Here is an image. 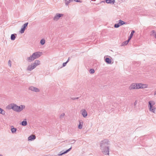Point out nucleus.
Wrapping results in <instances>:
<instances>
[{
  "label": "nucleus",
  "mask_w": 156,
  "mask_h": 156,
  "mask_svg": "<svg viewBox=\"0 0 156 156\" xmlns=\"http://www.w3.org/2000/svg\"><path fill=\"white\" fill-rule=\"evenodd\" d=\"M135 31L134 30H133L131 32V33L130 34V35L129 36V37L128 39L129 40H130L132 37H133V34L134 33H135Z\"/></svg>",
  "instance_id": "412c9836"
},
{
  "label": "nucleus",
  "mask_w": 156,
  "mask_h": 156,
  "mask_svg": "<svg viewBox=\"0 0 156 156\" xmlns=\"http://www.w3.org/2000/svg\"><path fill=\"white\" fill-rule=\"evenodd\" d=\"M0 114H2L3 115H5V111L2 109L0 108Z\"/></svg>",
  "instance_id": "b1692460"
},
{
  "label": "nucleus",
  "mask_w": 156,
  "mask_h": 156,
  "mask_svg": "<svg viewBox=\"0 0 156 156\" xmlns=\"http://www.w3.org/2000/svg\"><path fill=\"white\" fill-rule=\"evenodd\" d=\"M147 87V84L141 83H132L129 87V89H138L140 88H145Z\"/></svg>",
  "instance_id": "f03ea898"
},
{
  "label": "nucleus",
  "mask_w": 156,
  "mask_h": 156,
  "mask_svg": "<svg viewBox=\"0 0 156 156\" xmlns=\"http://www.w3.org/2000/svg\"><path fill=\"white\" fill-rule=\"evenodd\" d=\"M120 26L119 23L115 24L114 25V27L115 28H118Z\"/></svg>",
  "instance_id": "c756f323"
},
{
  "label": "nucleus",
  "mask_w": 156,
  "mask_h": 156,
  "mask_svg": "<svg viewBox=\"0 0 156 156\" xmlns=\"http://www.w3.org/2000/svg\"><path fill=\"white\" fill-rule=\"evenodd\" d=\"M67 62H64V63H63V64H62L63 66V67L65 66H66V64H67Z\"/></svg>",
  "instance_id": "72a5a7b5"
},
{
  "label": "nucleus",
  "mask_w": 156,
  "mask_h": 156,
  "mask_svg": "<svg viewBox=\"0 0 156 156\" xmlns=\"http://www.w3.org/2000/svg\"><path fill=\"white\" fill-rule=\"evenodd\" d=\"M0 156H1L0 155Z\"/></svg>",
  "instance_id": "58836bf2"
},
{
  "label": "nucleus",
  "mask_w": 156,
  "mask_h": 156,
  "mask_svg": "<svg viewBox=\"0 0 156 156\" xmlns=\"http://www.w3.org/2000/svg\"><path fill=\"white\" fill-rule=\"evenodd\" d=\"M11 130L12 133H14L16 132V129L13 127V126H11Z\"/></svg>",
  "instance_id": "aec40b11"
},
{
  "label": "nucleus",
  "mask_w": 156,
  "mask_h": 156,
  "mask_svg": "<svg viewBox=\"0 0 156 156\" xmlns=\"http://www.w3.org/2000/svg\"><path fill=\"white\" fill-rule=\"evenodd\" d=\"M151 35L156 38V33L154 30H152L151 33Z\"/></svg>",
  "instance_id": "6ab92c4d"
},
{
  "label": "nucleus",
  "mask_w": 156,
  "mask_h": 156,
  "mask_svg": "<svg viewBox=\"0 0 156 156\" xmlns=\"http://www.w3.org/2000/svg\"><path fill=\"white\" fill-rule=\"evenodd\" d=\"M94 70L93 69H90L89 70V72L90 73H94Z\"/></svg>",
  "instance_id": "cd10ccee"
},
{
  "label": "nucleus",
  "mask_w": 156,
  "mask_h": 156,
  "mask_svg": "<svg viewBox=\"0 0 156 156\" xmlns=\"http://www.w3.org/2000/svg\"><path fill=\"white\" fill-rule=\"evenodd\" d=\"M64 115H65L64 113H62L60 116V118L61 119L63 118L64 116Z\"/></svg>",
  "instance_id": "7c9ffc66"
},
{
  "label": "nucleus",
  "mask_w": 156,
  "mask_h": 156,
  "mask_svg": "<svg viewBox=\"0 0 156 156\" xmlns=\"http://www.w3.org/2000/svg\"><path fill=\"white\" fill-rule=\"evenodd\" d=\"M35 68V66H33L32 64L31 65L29 66L27 68L28 70L31 71Z\"/></svg>",
  "instance_id": "9b49d317"
},
{
  "label": "nucleus",
  "mask_w": 156,
  "mask_h": 156,
  "mask_svg": "<svg viewBox=\"0 0 156 156\" xmlns=\"http://www.w3.org/2000/svg\"><path fill=\"white\" fill-rule=\"evenodd\" d=\"M72 148V147H71L70 148H69V149L67 150H66L65 151H64V152H63V151H61L60 152L59 154L58 155L59 156H61L64 154H66V153H67V152H68L69 151L71 150Z\"/></svg>",
  "instance_id": "9d476101"
},
{
  "label": "nucleus",
  "mask_w": 156,
  "mask_h": 156,
  "mask_svg": "<svg viewBox=\"0 0 156 156\" xmlns=\"http://www.w3.org/2000/svg\"><path fill=\"white\" fill-rule=\"evenodd\" d=\"M33 66H35V68L38 65L40 64V62L38 60H36L32 64Z\"/></svg>",
  "instance_id": "f8f14e48"
},
{
  "label": "nucleus",
  "mask_w": 156,
  "mask_h": 156,
  "mask_svg": "<svg viewBox=\"0 0 156 156\" xmlns=\"http://www.w3.org/2000/svg\"><path fill=\"white\" fill-rule=\"evenodd\" d=\"M148 103V107L149 110L151 112L154 113L155 108L153 106V105L154 104V103L153 101H149Z\"/></svg>",
  "instance_id": "39448f33"
},
{
  "label": "nucleus",
  "mask_w": 156,
  "mask_h": 156,
  "mask_svg": "<svg viewBox=\"0 0 156 156\" xmlns=\"http://www.w3.org/2000/svg\"><path fill=\"white\" fill-rule=\"evenodd\" d=\"M82 115L84 117H85L87 115V113L85 110H83L82 112Z\"/></svg>",
  "instance_id": "f3484780"
},
{
  "label": "nucleus",
  "mask_w": 156,
  "mask_h": 156,
  "mask_svg": "<svg viewBox=\"0 0 156 156\" xmlns=\"http://www.w3.org/2000/svg\"><path fill=\"white\" fill-rule=\"evenodd\" d=\"M8 64V65L10 67H11V61L10 60H9V61Z\"/></svg>",
  "instance_id": "2f4dec72"
},
{
  "label": "nucleus",
  "mask_w": 156,
  "mask_h": 156,
  "mask_svg": "<svg viewBox=\"0 0 156 156\" xmlns=\"http://www.w3.org/2000/svg\"><path fill=\"white\" fill-rule=\"evenodd\" d=\"M69 59H70V58L69 57L68 58V59L67 60V61L66 62H67V63L69 62Z\"/></svg>",
  "instance_id": "e433bc0d"
},
{
  "label": "nucleus",
  "mask_w": 156,
  "mask_h": 156,
  "mask_svg": "<svg viewBox=\"0 0 156 156\" xmlns=\"http://www.w3.org/2000/svg\"><path fill=\"white\" fill-rule=\"evenodd\" d=\"M75 141H76L75 140H70L69 141V143H70L71 144H73L74 143Z\"/></svg>",
  "instance_id": "c85d7f7f"
},
{
  "label": "nucleus",
  "mask_w": 156,
  "mask_h": 156,
  "mask_svg": "<svg viewBox=\"0 0 156 156\" xmlns=\"http://www.w3.org/2000/svg\"><path fill=\"white\" fill-rule=\"evenodd\" d=\"M110 142L108 140L105 139L100 143V148L101 152L105 155H109V145Z\"/></svg>",
  "instance_id": "f257e3e1"
},
{
  "label": "nucleus",
  "mask_w": 156,
  "mask_h": 156,
  "mask_svg": "<svg viewBox=\"0 0 156 156\" xmlns=\"http://www.w3.org/2000/svg\"><path fill=\"white\" fill-rule=\"evenodd\" d=\"M13 105L12 110L17 112H20L25 107V106L24 105H20V106H18L14 103L13 104Z\"/></svg>",
  "instance_id": "20e7f679"
},
{
  "label": "nucleus",
  "mask_w": 156,
  "mask_h": 156,
  "mask_svg": "<svg viewBox=\"0 0 156 156\" xmlns=\"http://www.w3.org/2000/svg\"><path fill=\"white\" fill-rule=\"evenodd\" d=\"M105 2L107 3H110L113 4L115 2V0H105Z\"/></svg>",
  "instance_id": "4468645a"
},
{
  "label": "nucleus",
  "mask_w": 156,
  "mask_h": 156,
  "mask_svg": "<svg viewBox=\"0 0 156 156\" xmlns=\"http://www.w3.org/2000/svg\"><path fill=\"white\" fill-rule=\"evenodd\" d=\"M129 41L130 40H129V39H128V40L127 41L123 42L122 44V45L125 46L126 45L128 44Z\"/></svg>",
  "instance_id": "5701e85b"
},
{
  "label": "nucleus",
  "mask_w": 156,
  "mask_h": 156,
  "mask_svg": "<svg viewBox=\"0 0 156 156\" xmlns=\"http://www.w3.org/2000/svg\"><path fill=\"white\" fill-rule=\"evenodd\" d=\"M105 62L108 64H111L112 62L111 60L108 58H106L105 59Z\"/></svg>",
  "instance_id": "dca6fc26"
},
{
  "label": "nucleus",
  "mask_w": 156,
  "mask_h": 156,
  "mask_svg": "<svg viewBox=\"0 0 156 156\" xmlns=\"http://www.w3.org/2000/svg\"><path fill=\"white\" fill-rule=\"evenodd\" d=\"M45 43V40L44 39H43L41 40L40 43L42 45L44 44Z\"/></svg>",
  "instance_id": "a878e982"
},
{
  "label": "nucleus",
  "mask_w": 156,
  "mask_h": 156,
  "mask_svg": "<svg viewBox=\"0 0 156 156\" xmlns=\"http://www.w3.org/2000/svg\"><path fill=\"white\" fill-rule=\"evenodd\" d=\"M73 2V0H69V1H68L67 2H66L65 4L66 5H68L70 3Z\"/></svg>",
  "instance_id": "bb28decb"
},
{
  "label": "nucleus",
  "mask_w": 156,
  "mask_h": 156,
  "mask_svg": "<svg viewBox=\"0 0 156 156\" xmlns=\"http://www.w3.org/2000/svg\"><path fill=\"white\" fill-rule=\"evenodd\" d=\"M79 124L78 126V128L80 129H81L82 128L83 122L82 120H80L79 121Z\"/></svg>",
  "instance_id": "1a4fd4ad"
},
{
  "label": "nucleus",
  "mask_w": 156,
  "mask_h": 156,
  "mask_svg": "<svg viewBox=\"0 0 156 156\" xmlns=\"http://www.w3.org/2000/svg\"><path fill=\"white\" fill-rule=\"evenodd\" d=\"M119 25L121 26L123 24H126V23L124 22V21H122L121 20H119V23H118Z\"/></svg>",
  "instance_id": "a211bd4d"
},
{
  "label": "nucleus",
  "mask_w": 156,
  "mask_h": 156,
  "mask_svg": "<svg viewBox=\"0 0 156 156\" xmlns=\"http://www.w3.org/2000/svg\"><path fill=\"white\" fill-rule=\"evenodd\" d=\"M73 1L75 2H81L82 1L80 0H73Z\"/></svg>",
  "instance_id": "473e14b6"
},
{
  "label": "nucleus",
  "mask_w": 156,
  "mask_h": 156,
  "mask_svg": "<svg viewBox=\"0 0 156 156\" xmlns=\"http://www.w3.org/2000/svg\"><path fill=\"white\" fill-rule=\"evenodd\" d=\"M16 34H12L11 36V39L12 40H15L16 38Z\"/></svg>",
  "instance_id": "4be33fe9"
},
{
  "label": "nucleus",
  "mask_w": 156,
  "mask_h": 156,
  "mask_svg": "<svg viewBox=\"0 0 156 156\" xmlns=\"http://www.w3.org/2000/svg\"><path fill=\"white\" fill-rule=\"evenodd\" d=\"M42 52L39 51L34 52L30 57L27 58V60L29 62H30L34 59L39 58Z\"/></svg>",
  "instance_id": "7ed1b4c3"
},
{
  "label": "nucleus",
  "mask_w": 156,
  "mask_h": 156,
  "mask_svg": "<svg viewBox=\"0 0 156 156\" xmlns=\"http://www.w3.org/2000/svg\"><path fill=\"white\" fill-rule=\"evenodd\" d=\"M14 103H11L8 105L6 107V108L8 109H13V105Z\"/></svg>",
  "instance_id": "2eb2a0df"
},
{
  "label": "nucleus",
  "mask_w": 156,
  "mask_h": 156,
  "mask_svg": "<svg viewBox=\"0 0 156 156\" xmlns=\"http://www.w3.org/2000/svg\"><path fill=\"white\" fill-rule=\"evenodd\" d=\"M137 101H135L134 102V105L135 106L136 105V104H137Z\"/></svg>",
  "instance_id": "c9c22d12"
},
{
  "label": "nucleus",
  "mask_w": 156,
  "mask_h": 156,
  "mask_svg": "<svg viewBox=\"0 0 156 156\" xmlns=\"http://www.w3.org/2000/svg\"><path fill=\"white\" fill-rule=\"evenodd\" d=\"M29 90L36 92H39L40 91V89L34 86H30L28 88Z\"/></svg>",
  "instance_id": "0eeeda50"
},
{
  "label": "nucleus",
  "mask_w": 156,
  "mask_h": 156,
  "mask_svg": "<svg viewBox=\"0 0 156 156\" xmlns=\"http://www.w3.org/2000/svg\"><path fill=\"white\" fill-rule=\"evenodd\" d=\"M21 123L22 125L23 126H25L27 125V122L26 121H22Z\"/></svg>",
  "instance_id": "393cba45"
},
{
  "label": "nucleus",
  "mask_w": 156,
  "mask_h": 156,
  "mask_svg": "<svg viewBox=\"0 0 156 156\" xmlns=\"http://www.w3.org/2000/svg\"><path fill=\"white\" fill-rule=\"evenodd\" d=\"M63 15H64L63 14L57 13L53 18V20L55 21H57L61 17H62Z\"/></svg>",
  "instance_id": "423d86ee"
},
{
  "label": "nucleus",
  "mask_w": 156,
  "mask_h": 156,
  "mask_svg": "<svg viewBox=\"0 0 156 156\" xmlns=\"http://www.w3.org/2000/svg\"><path fill=\"white\" fill-rule=\"evenodd\" d=\"M36 138V136L35 135H32L28 137V140H29L32 141L33 140H34Z\"/></svg>",
  "instance_id": "ddd939ff"
},
{
  "label": "nucleus",
  "mask_w": 156,
  "mask_h": 156,
  "mask_svg": "<svg viewBox=\"0 0 156 156\" xmlns=\"http://www.w3.org/2000/svg\"><path fill=\"white\" fill-rule=\"evenodd\" d=\"M154 95L156 94V92H154Z\"/></svg>",
  "instance_id": "4c0bfd02"
},
{
  "label": "nucleus",
  "mask_w": 156,
  "mask_h": 156,
  "mask_svg": "<svg viewBox=\"0 0 156 156\" xmlns=\"http://www.w3.org/2000/svg\"><path fill=\"white\" fill-rule=\"evenodd\" d=\"M28 23H27L23 25L22 26V27L21 29V30L20 31V32L22 34L24 32L25 29L26 27H27Z\"/></svg>",
  "instance_id": "6e6552de"
},
{
  "label": "nucleus",
  "mask_w": 156,
  "mask_h": 156,
  "mask_svg": "<svg viewBox=\"0 0 156 156\" xmlns=\"http://www.w3.org/2000/svg\"><path fill=\"white\" fill-rule=\"evenodd\" d=\"M79 98H73L72 99L73 100H75V99H78Z\"/></svg>",
  "instance_id": "f704fd0d"
}]
</instances>
